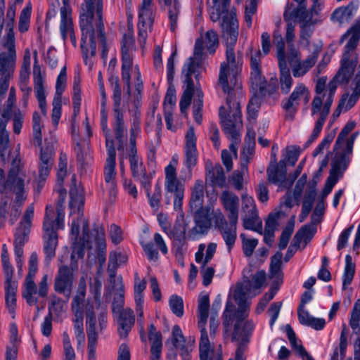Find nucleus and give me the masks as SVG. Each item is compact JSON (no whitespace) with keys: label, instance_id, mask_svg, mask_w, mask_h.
Returning <instances> with one entry per match:
<instances>
[{"label":"nucleus","instance_id":"obj_37","mask_svg":"<svg viewBox=\"0 0 360 360\" xmlns=\"http://www.w3.org/2000/svg\"><path fill=\"white\" fill-rule=\"evenodd\" d=\"M297 315L301 324L311 327L315 330H321L326 325L325 319L311 316L304 307H298Z\"/></svg>","mask_w":360,"mask_h":360},{"label":"nucleus","instance_id":"obj_61","mask_svg":"<svg viewBox=\"0 0 360 360\" xmlns=\"http://www.w3.org/2000/svg\"><path fill=\"white\" fill-rule=\"evenodd\" d=\"M33 143L36 146H41L42 133L39 124V115L37 112L33 114Z\"/></svg>","mask_w":360,"mask_h":360},{"label":"nucleus","instance_id":"obj_19","mask_svg":"<svg viewBox=\"0 0 360 360\" xmlns=\"http://www.w3.org/2000/svg\"><path fill=\"white\" fill-rule=\"evenodd\" d=\"M129 108L128 103L112 104L113 122L112 128L115 139L118 141V150L123 148L124 138L127 135V129L124 124V114Z\"/></svg>","mask_w":360,"mask_h":360},{"label":"nucleus","instance_id":"obj_11","mask_svg":"<svg viewBox=\"0 0 360 360\" xmlns=\"http://www.w3.org/2000/svg\"><path fill=\"white\" fill-rule=\"evenodd\" d=\"M210 298L208 295H200L198 299V326L200 329L201 338L199 343L200 360H211L210 356L213 354L214 349L211 347L205 324L209 314Z\"/></svg>","mask_w":360,"mask_h":360},{"label":"nucleus","instance_id":"obj_25","mask_svg":"<svg viewBox=\"0 0 360 360\" xmlns=\"http://www.w3.org/2000/svg\"><path fill=\"white\" fill-rule=\"evenodd\" d=\"M250 53L251 73L250 80L254 88L262 91L266 88V81L262 75V53L259 50H253L252 48L250 49Z\"/></svg>","mask_w":360,"mask_h":360},{"label":"nucleus","instance_id":"obj_64","mask_svg":"<svg viewBox=\"0 0 360 360\" xmlns=\"http://www.w3.org/2000/svg\"><path fill=\"white\" fill-rule=\"evenodd\" d=\"M169 307L172 311L179 317L184 314V302L181 297L172 295L169 299Z\"/></svg>","mask_w":360,"mask_h":360},{"label":"nucleus","instance_id":"obj_7","mask_svg":"<svg viewBox=\"0 0 360 360\" xmlns=\"http://www.w3.org/2000/svg\"><path fill=\"white\" fill-rule=\"evenodd\" d=\"M58 201L56 210L46 212V257H53L58 245V231L65 227V207L66 190L58 191Z\"/></svg>","mask_w":360,"mask_h":360},{"label":"nucleus","instance_id":"obj_56","mask_svg":"<svg viewBox=\"0 0 360 360\" xmlns=\"http://www.w3.org/2000/svg\"><path fill=\"white\" fill-rule=\"evenodd\" d=\"M352 88L353 93L352 95L348 94V98L344 105L345 110L347 111L351 109L356 103L360 97V79L357 78V82L352 81Z\"/></svg>","mask_w":360,"mask_h":360},{"label":"nucleus","instance_id":"obj_60","mask_svg":"<svg viewBox=\"0 0 360 360\" xmlns=\"http://www.w3.org/2000/svg\"><path fill=\"white\" fill-rule=\"evenodd\" d=\"M140 98L139 96H136V98L134 101V105L136 108L134 112V117L131 122V126L130 129V135L131 136H138L141 131L140 127V112L138 111L137 108L140 105Z\"/></svg>","mask_w":360,"mask_h":360},{"label":"nucleus","instance_id":"obj_18","mask_svg":"<svg viewBox=\"0 0 360 360\" xmlns=\"http://www.w3.org/2000/svg\"><path fill=\"white\" fill-rule=\"evenodd\" d=\"M152 0H143L139 13V38L140 46L143 49L148 37V30L153 22V15L151 8Z\"/></svg>","mask_w":360,"mask_h":360},{"label":"nucleus","instance_id":"obj_39","mask_svg":"<svg viewBox=\"0 0 360 360\" xmlns=\"http://www.w3.org/2000/svg\"><path fill=\"white\" fill-rule=\"evenodd\" d=\"M122 79L127 85L126 98L127 103L131 97V76L130 70L132 66L133 60L130 53L124 52L123 57H122Z\"/></svg>","mask_w":360,"mask_h":360},{"label":"nucleus","instance_id":"obj_27","mask_svg":"<svg viewBox=\"0 0 360 360\" xmlns=\"http://www.w3.org/2000/svg\"><path fill=\"white\" fill-rule=\"evenodd\" d=\"M184 147V164L191 171L196 165L198 150L196 148V136L193 127H190L186 134Z\"/></svg>","mask_w":360,"mask_h":360},{"label":"nucleus","instance_id":"obj_26","mask_svg":"<svg viewBox=\"0 0 360 360\" xmlns=\"http://www.w3.org/2000/svg\"><path fill=\"white\" fill-rule=\"evenodd\" d=\"M76 264H72L71 267L63 266L59 269L58 275L55 282V290L60 293L68 295L74 280V271H77Z\"/></svg>","mask_w":360,"mask_h":360},{"label":"nucleus","instance_id":"obj_62","mask_svg":"<svg viewBox=\"0 0 360 360\" xmlns=\"http://www.w3.org/2000/svg\"><path fill=\"white\" fill-rule=\"evenodd\" d=\"M8 117L6 112L2 114L0 117V146L4 148H6L9 143L8 133L6 129Z\"/></svg>","mask_w":360,"mask_h":360},{"label":"nucleus","instance_id":"obj_1","mask_svg":"<svg viewBox=\"0 0 360 360\" xmlns=\"http://www.w3.org/2000/svg\"><path fill=\"white\" fill-rule=\"evenodd\" d=\"M244 290L238 288L235 294L238 309L235 311L233 303L228 300L223 314L224 334L226 337H231V342L236 347V352H240L246 351L255 328L252 321H244L250 310L248 304H245Z\"/></svg>","mask_w":360,"mask_h":360},{"label":"nucleus","instance_id":"obj_49","mask_svg":"<svg viewBox=\"0 0 360 360\" xmlns=\"http://www.w3.org/2000/svg\"><path fill=\"white\" fill-rule=\"evenodd\" d=\"M355 272V264L352 262V257L349 255H347L345 257V266L344 274L342 276V286L343 289L350 285L354 278Z\"/></svg>","mask_w":360,"mask_h":360},{"label":"nucleus","instance_id":"obj_50","mask_svg":"<svg viewBox=\"0 0 360 360\" xmlns=\"http://www.w3.org/2000/svg\"><path fill=\"white\" fill-rule=\"evenodd\" d=\"M229 127H226V129H223L228 139L231 141L229 146L230 150L237 155V146L240 142V130L241 129H231Z\"/></svg>","mask_w":360,"mask_h":360},{"label":"nucleus","instance_id":"obj_21","mask_svg":"<svg viewBox=\"0 0 360 360\" xmlns=\"http://www.w3.org/2000/svg\"><path fill=\"white\" fill-rule=\"evenodd\" d=\"M108 157L104 168V179L109 188L114 190L116 186L115 158L116 151L112 136L105 138Z\"/></svg>","mask_w":360,"mask_h":360},{"label":"nucleus","instance_id":"obj_6","mask_svg":"<svg viewBox=\"0 0 360 360\" xmlns=\"http://www.w3.org/2000/svg\"><path fill=\"white\" fill-rule=\"evenodd\" d=\"M326 77L319 78L316 85V95L311 102V115L319 113V117L315 122L312 133L307 140L306 145L308 146L313 143L319 136L326 118L330 112L334 95L337 89V83L335 80L330 81L327 86Z\"/></svg>","mask_w":360,"mask_h":360},{"label":"nucleus","instance_id":"obj_12","mask_svg":"<svg viewBox=\"0 0 360 360\" xmlns=\"http://www.w3.org/2000/svg\"><path fill=\"white\" fill-rule=\"evenodd\" d=\"M34 216V207L30 206L26 210L23 219L20 223V227L18 229L15 234L14 240V253L15 256L16 266L18 273H22L23 266V249L22 247L25 243L26 237L29 233L31 226L32 219Z\"/></svg>","mask_w":360,"mask_h":360},{"label":"nucleus","instance_id":"obj_57","mask_svg":"<svg viewBox=\"0 0 360 360\" xmlns=\"http://www.w3.org/2000/svg\"><path fill=\"white\" fill-rule=\"evenodd\" d=\"M32 13V6L30 4L26 5L22 9L19 20V31L21 32H27L30 27V17Z\"/></svg>","mask_w":360,"mask_h":360},{"label":"nucleus","instance_id":"obj_35","mask_svg":"<svg viewBox=\"0 0 360 360\" xmlns=\"http://www.w3.org/2000/svg\"><path fill=\"white\" fill-rule=\"evenodd\" d=\"M351 34V37L345 46V52L343 56L353 57L356 55L354 53L358 42L360 39V26L355 25L343 34L340 39V43H342L348 35Z\"/></svg>","mask_w":360,"mask_h":360},{"label":"nucleus","instance_id":"obj_17","mask_svg":"<svg viewBox=\"0 0 360 360\" xmlns=\"http://www.w3.org/2000/svg\"><path fill=\"white\" fill-rule=\"evenodd\" d=\"M353 139L354 138L344 144L341 143L338 145L337 142H335L333 148L335 156L331 163V169L335 171V172H339V174H342L347 169L353 152Z\"/></svg>","mask_w":360,"mask_h":360},{"label":"nucleus","instance_id":"obj_24","mask_svg":"<svg viewBox=\"0 0 360 360\" xmlns=\"http://www.w3.org/2000/svg\"><path fill=\"white\" fill-rule=\"evenodd\" d=\"M266 281V273L264 271H258L252 277L251 281H245L243 283L237 284L233 292V298L235 299V294L238 288H245V304H248L250 307V302L248 301L249 298H252L259 293V290L262 287Z\"/></svg>","mask_w":360,"mask_h":360},{"label":"nucleus","instance_id":"obj_13","mask_svg":"<svg viewBox=\"0 0 360 360\" xmlns=\"http://www.w3.org/2000/svg\"><path fill=\"white\" fill-rule=\"evenodd\" d=\"M22 297L30 306L36 308V314L34 319H36L41 311L44 310L45 306V276L41 279L39 285L33 281H25L22 288Z\"/></svg>","mask_w":360,"mask_h":360},{"label":"nucleus","instance_id":"obj_15","mask_svg":"<svg viewBox=\"0 0 360 360\" xmlns=\"http://www.w3.org/2000/svg\"><path fill=\"white\" fill-rule=\"evenodd\" d=\"M227 222L222 212L217 210L214 215V223L224 239L228 251L231 252L237 238V219H229Z\"/></svg>","mask_w":360,"mask_h":360},{"label":"nucleus","instance_id":"obj_29","mask_svg":"<svg viewBox=\"0 0 360 360\" xmlns=\"http://www.w3.org/2000/svg\"><path fill=\"white\" fill-rule=\"evenodd\" d=\"M359 6V0H352L346 6L336 8L332 13L330 20L340 25L349 22L354 15Z\"/></svg>","mask_w":360,"mask_h":360},{"label":"nucleus","instance_id":"obj_51","mask_svg":"<svg viewBox=\"0 0 360 360\" xmlns=\"http://www.w3.org/2000/svg\"><path fill=\"white\" fill-rule=\"evenodd\" d=\"M67 155L61 152L59 157L58 168L57 171V184L58 186L57 191L60 188H63V184L67 175Z\"/></svg>","mask_w":360,"mask_h":360},{"label":"nucleus","instance_id":"obj_20","mask_svg":"<svg viewBox=\"0 0 360 360\" xmlns=\"http://www.w3.org/2000/svg\"><path fill=\"white\" fill-rule=\"evenodd\" d=\"M321 51V46L315 44L312 53L304 60H301V56L299 53H296L295 60L290 61L293 76L295 77H301L308 72L316 63Z\"/></svg>","mask_w":360,"mask_h":360},{"label":"nucleus","instance_id":"obj_38","mask_svg":"<svg viewBox=\"0 0 360 360\" xmlns=\"http://www.w3.org/2000/svg\"><path fill=\"white\" fill-rule=\"evenodd\" d=\"M33 76L36 97L39 101L40 108L41 109L42 112H44L45 106L44 78L41 75L40 68L36 64L34 65Z\"/></svg>","mask_w":360,"mask_h":360},{"label":"nucleus","instance_id":"obj_45","mask_svg":"<svg viewBox=\"0 0 360 360\" xmlns=\"http://www.w3.org/2000/svg\"><path fill=\"white\" fill-rule=\"evenodd\" d=\"M148 338L152 342L150 349L151 352L161 353L162 347V334L157 330L153 323H150L148 326Z\"/></svg>","mask_w":360,"mask_h":360},{"label":"nucleus","instance_id":"obj_23","mask_svg":"<svg viewBox=\"0 0 360 360\" xmlns=\"http://www.w3.org/2000/svg\"><path fill=\"white\" fill-rule=\"evenodd\" d=\"M186 84V89L184 91V93L181 96L179 105H180V110L182 114L186 115L187 109L191 105L192 97L195 95V98L193 101V117L195 121L200 124L202 121V106H203V93L200 89V84L198 82H197L196 85L193 83V90L191 91V98H189V101L188 105L185 107L184 105L181 103L183 100V97L184 96L185 92L188 89V83L185 82Z\"/></svg>","mask_w":360,"mask_h":360},{"label":"nucleus","instance_id":"obj_16","mask_svg":"<svg viewBox=\"0 0 360 360\" xmlns=\"http://www.w3.org/2000/svg\"><path fill=\"white\" fill-rule=\"evenodd\" d=\"M303 100L305 103L309 101V92L303 84H298L288 98L283 101L282 107L285 111V118L292 120L297 110L299 101Z\"/></svg>","mask_w":360,"mask_h":360},{"label":"nucleus","instance_id":"obj_44","mask_svg":"<svg viewBox=\"0 0 360 360\" xmlns=\"http://www.w3.org/2000/svg\"><path fill=\"white\" fill-rule=\"evenodd\" d=\"M243 226L245 229L262 233V223L258 217L257 211L245 213L243 217Z\"/></svg>","mask_w":360,"mask_h":360},{"label":"nucleus","instance_id":"obj_3","mask_svg":"<svg viewBox=\"0 0 360 360\" xmlns=\"http://www.w3.org/2000/svg\"><path fill=\"white\" fill-rule=\"evenodd\" d=\"M103 0H84L80 8V27L82 32L81 49L86 56L89 46L91 56L96 52V33L103 46V57H105V37L102 19Z\"/></svg>","mask_w":360,"mask_h":360},{"label":"nucleus","instance_id":"obj_8","mask_svg":"<svg viewBox=\"0 0 360 360\" xmlns=\"http://www.w3.org/2000/svg\"><path fill=\"white\" fill-rule=\"evenodd\" d=\"M240 87L237 89L236 86L228 85L226 91H223L227 94L226 103L219 108V115L220 122L223 129L226 127L231 129H242V113L240 110V101L238 100L240 94Z\"/></svg>","mask_w":360,"mask_h":360},{"label":"nucleus","instance_id":"obj_14","mask_svg":"<svg viewBox=\"0 0 360 360\" xmlns=\"http://www.w3.org/2000/svg\"><path fill=\"white\" fill-rule=\"evenodd\" d=\"M67 75L66 67L63 65L57 77L56 84V93L52 102V110L51 113V127L49 134L52 136L53 132L58 129L60 119L62 115V94L66 86Z\"/></svg>","mask_w":360,"mask_h":360},{"label":"nucleus","instance_id":"obj_9","mask_svg":"<svg viewBox=\"0 0 360 360\" xmlns=\"http://www.w3.org/2000/svg\"><path fill=\"white\" fill-rule=\"evenodd\" d=\"M240 87L237 89L236 86L228 85L226 91H223L227 94L226 103L219 108V115L220 122L223 129L226 127L231 129H242V113L240 110V101L238 100L240 94Z\"/></svg>","mask_w":360,"mask_h":360},{"label":"nucleus","instance_id":"obj_59","mask_svg":"<svg viewBox=\"0 0 360 360\" xmlns=\"http://www.w3.org/2000/svg\"><path fill=\"white\" fill-rule=\"evenodd\" d=\"M294 226L295 221L293 219H292L288 221V223L287 224L286 226L285 227L281 235L278 243V247L281 250H283L287 247L289 239L293 233Z\"/></svg>","mask_w":360,"mask_h":360},{"label":"nucleus","instance_id":"obj_53","mask_svg":"<svg viewBox=\"0 0 360 360\" xmlns=\"http://www.w3.org/2000/svg\"><path fill=\"white\" fill-rule=\"evenodd\" d=\"M193 221L194 226L188 231L187 237L190 240H195L207 235L210 229L197 221Z\"/></svg>","mask_w":360,"mask_h":360},{"label":"nucleus","instance_id":"obj_58","mask_svg":"<svg viewBox=\"0 0 360 360\" xmlns=\"http://www.w3.org/2000/svg\"><path fill=\"white\" fill-rule=\"evenodd\" d=\"M172 342L174 346L177 349H179L181 353H184L187 352V349L186 348L185 344H184V338L182 334V331L179 326L175 325L172 328Z\"/></svg>","mask_w":360,"mask_h":360},{"label":"nucleus","instance_id":"obj_32","mask_svg":"<svg viewBox=\"0 0 360 360\" xmlns=\"http://www.w3.org/2000/svg\"><path fill=\"white\" fill-rule=\"evenodd\" d=\"M220 200L224 210L228 212L229 219H238L239 198L234 193L228 191L222 192Z\"/></svg>","mask_w":360,"mask_h":360},{"label":"nucleus","instance_id":"obj_2","mask_svg":"<svg viewBox=\"0 0 360 360\" xmlns=\"http://www.w3.org/2000/svg\"><path fill=\"white\" fill-rule=\"evenodd\" d=\"M70 202L71 214L77 212V217L72 222L70 235L73 242L71 258H82L85 248H91L89 220L84 217V193L75 174L71 177L70 186Z\"/></svg>","mask_w":360,"mask_h":360},{"label":"nucleus","instance_id":"obj_4","mask_svg":"<svg viewBox=\"0 0 360 360\" xmlns=\"http://www.w3.org/2000/svg\"><path fill=\"white\" fill-rule=\"evenodd\" d=\"M221 20L220 26L223 32V37L226 41V60L221 63L219 84L223 91H226L229 84L240 87L238 81L239 60L236 59L234 51V45L236 44L238 36V21L236 18H233L230 14Z\"/></svg>","mask_w":360,"mask_h":360},{"label":"nucleus","instance_id":"obj_33","mask_svg":"<svg viewBox=\"0 0 360 360\" xmlns=\"http://www.w3.org/2000/svg\"><path fill=\"white\" fill-rule=\"evenodd\" d=\"M357 63V55H354L353 57L342 56L341 59V67L336 75V77L340 79L341 82L347 84L351 79L352 75L354 74Z\"/></svg>","mask_w":360,"mask_h":360},{"label":"nucleus","instance_id":"obj_30","mask_svg":"<svg viewBox=\"0 0 360 360\" xmlns=\"http://www.w3.org/2000/svg\"><path fill=\"white\" fill-rule=\"evenodd\" d=\"M117 315V331L121 338H126L135 323L134 311L130 308H126Z\"/></svg>","mask_w":360,"mask_h":360},{"label":"nucleus","instance_id":"obj_54","mask_svg":"<svg viewBox=\"0 0 360 360\" xmlns=\"http://www.w3.org/2000/svg\"><path fill=\"white\" fill-rule=\"evenodd\" d=\"M354 127V123H348L347 124L344 128L342 129L340 133L338 134V138L336 139L337 144L345 143L346 142L350 141L352 138V146H354V143L355 139L358 136V133L355 132L352 134L351 136H348L349 134L353 130Z\"/></svg>","mask_w":360,"mask_h":360},{"label":"nucleus","instance_id":"obj_36","mask_svg":"<svg viewBox=\"0 0 360 360\" xmlns=\"http://www.w3.org/2000/svg\"><path fill=\"white\" fill-rule=\"evenodd\" d=\"M205 198V184L201 179L195 181L193 186L191 187V194L189 202L190 208L194 210L204 207Z\"/></svg>","mask_w":360,"mask_h":360},{"label":"nucleus","instance_id":"obj_10","mask_svg":"<svg viewBox=\"0 0 360 360\" xmlns=\"http://www.w3.org/2000/svg\"><path fill=\"white\" fill-rule=\"evenodd\" d=\"M4 46L6 51L0 53V102L9 88V81L13 76L15 61V36L13 27L6 34Z\"/></svg>","mask_w":360,"mask_h":360},{"label":"nucleus","instance_id":"obj_48","mask_svg":"<svg viewBox=\"0 0 360 360\" xmlns=\"http://www.w3.org/2000/svg\"><path fill=\"white\" fill-rule=\"evenodd\" d=\"M117 292L114 297L112 304V310L114 314H117L120 312H122L124 304V285L120 279L119 282L117 283Z\"/></svg>","mask_w":360,"mask_h":360},{"label":"nucleus","instance_id":"obj_46","mask_svg":"<svg viewBox=\"0 0 360 360\" xmlns=\"http://www.w3.org/2000/svg\"><path fill=\"white\" fill-rule=\"evenodd\" d=\"M314 14L317 15L318 13L314 11L311 12V9L310 13H308L306 6H301L295 11L294 17L302 23L301 26H312L316 23V21L312 18Z\"/></svg>","mask_w":360,"mask_h":360},{"label":"nucleus","instance_id":"obj_41","mask_svg":"<svg viewBox=\"0 0 360 360\" xmlns=\"http://www.w3.org/2000/svg\"><path fill=\"white\" fill-rule=\"evenodd\" d=\"M165 5L169 6L168 17L169 20L170 30L175 32L178 27V20L180 15L181 5L178 0H160Z\"/></svg>","mask_w":360,"mask_h":360},{"label":"nucleus","instance_id":"obj_5","mask_svg":"<svg viewBox=\"0 0 360 360\" xmlns=\"http://www.w3.org/2000/svg\"><path fill=\"white\" fill-rule=\"evenodd\" d=\"M219 45L218 34L216 31L210 30L205 35L195 41L193 50V56L190 57L184 65L182 75L185 77V82L188 83V89L183 97L182 103L186 107L191 98V91L193 90V80L192 75H194L196 80H199V76L202 72V57L203 50L205 48L210 53H214Z\"/></svg>","mask_w":360,"mask_h":360},{"label":"nucleus","instance_id":"obj_28","mask_svg":"<svg viewBox=\"0 0 360 360\" xmlns=\"http://www.w3.org/2000/svg\"><path fill=\"white\" fill-rule=\"evenodd\" d=\"M165 188L167 193L176 194L184 193V186L177 178L176 168L174 165L169 164L165 169Z\"/></svg>","mask_w":360,"mask_h":360},{"label":"nucleus","instance_id":"obj_34","mask_svg":"<svg viewBox=\"0 0 360 360\" xmlns=\"http://www.w3.org/2000/svg\"><path fill=\"white\" fill-rule=\"evenodd\" d=\"M213 6L209 9L210 19L212 22L219 21L221 18L230 14L231 17L236 18V14L229 11L230 0H212Z\"/></svg>","mask_w":360,"mask_h":360},{"label":"nucleus","instance_id":"obj_42","mask_svg":"<svg viewBox=\"0 0 360 360\" xmlns=\"http://www.w3.org/2000/svg\"><path fill=\"white\" fill-rule=\"evenodd\" d=\"M316 232V227L314 224H307L303 226L295 233L293 239L295 240V245H301L303 241L304 244L302 248H304L306 245L314 237Z\"/></svg>","mask_w":360,"mask_h":360},{"label":"nucleus","instance_id":"obj_43","mask_svg":"<svg viewBox=\"0 0 360 360\" xmlns=\"http://www.w3.org/2000/svg\"><path fill=\"white\" fill-rule=\"evenodd\" d=\"M315 187V184L311 186L308 192L306 193L304 196L302 202V212L299 217V220L300 222H302L307 218V217L311 210L314 200L316 194Z\"/></svg>","mask_w":360,"mask_h":360},{"label":"nucleus","instance_id":"obj_47","mask_svg":"<svg viewBox=\"0 0 360 360\" xmlns=\"http://www.w3.org/2000/svg\"><path fill=\"white\" fill-rule=\"evenodd\" d=\"M279 165L281 166V168H279L278 165L274 164L267 169L266 172L269 181L277 184L282 182L285 179L286 172L283 168L284 162L280 161Z\"/></svg>","mask_w":360,"mask_h":360},{"label":"nucleus","instance_id":"obj_63","mask_svg":"<svg viewBox=\"0 0 360 360\" xmlns=\"http://www.w3.org/2000/svg\"><path fill=\"white\" fill-rule=\"evenodd\" d=\"M107 98H101V126L105 134V138L107 136H112L110 135V130L108 127V112L106 110Z\"/></svg>","mask_w":360,"mask_h":360},{"label":"nucleus","instance_id":"obj_31","mask_svg":"<svg viewBox=\"0 0 360 360\" xmlns=\"http://www.w3.org/2000/svg\"><path fill=\"white\" fill-rule=\"evenodd\" d=\"M205 183L212 187L224 188L226 186V176L219 164L206 166Z\"/></svg>","mask_w":360,"mask_h":360},{"label":"nucleus","instance_id":"obj_40","mask_svg":"<svg viewBox=\"0 0 360 360\" xmlns=\"http://www.w3.org/2000/svg\"><path fill=\"white\" fill-rule=\"evenodd\" d=\"M193 214V221H197L200 224H204L207 227L211 229L212 224V217L217 210L214 212V209L210 206H205L199 208H195Z\"/></svg>","mask_w":360,"mask_h":360},{"label":"nucleus","instance_id":"obj_55","mask_svg":"<svg viewBox=\"0 0 360 360\" xmlns=\"http://www.w3.org/2000/svg\"><path fill=\"white\" fill-rule=\"evenodd\" d=\"M109 82L112 87V101L113 104H120L127 103L126 97L122 100V90L120 84L118 77L112 76L109 79Z\"/></svg>","mask_w":360,"mask_h":360},{"label":"nucleus","instance_id":"obj_22","mask_svg":"<svg viewBox=\"0 0 360 360\" xmlns=\"http://www.w3.org/2000/svg\"><path fill=\"white\" fill-rule=\"evenodd\" d=\"M63 6L60 8V32L64 41L69 36L72 45H77V39L74 31V25L72 16V8L69 0H63Z\"/></svg>","mask_w":360,"mask_h":360},{"label":"nucleus","instance_id":"obj_52","mask_svg":"<svg viewBox=\"0 0 360 360\" xmlns=\"http://www.w3.org/2000/svg\"><path fill=\"white\" fill-rule=\"evenodd\" d=\"M129 160L131 174L134 179L144 175V173L146 172V169L141 159L138 155H129Z\"/></svg>","mask_w":360,"mask_h":360}]
</instances>
